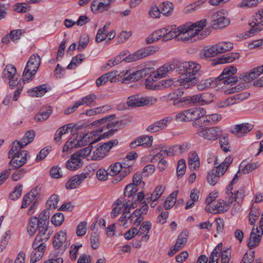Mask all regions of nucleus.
<instances>
[{"label": "nucleus", "mask_w": 263, "mask_h": 263, "mask_svg": "<svg viewBox=\"0 0 263 263\" xmlns=\"http://www.w3.org/2000/svg\"><path fill=\"white\" fill-rule=\"evenodd\" d=\"M206 24V20L204 19L192 24L188 23L178 27L172 26L167 28H162L155 32L160 39L163 37V41H168L176 37L178 41L189 42L192 37L199 35Z\"/></svg>", "instance_id": "1"}, {"label": "nucleus", "mask_w": 263, "mask_h": 263, "mask_svg": "<svg viewBox=\"0 0 263 263\" xmlns=\"http://www.w3.org/2000/svg\"><path fill=\"white\" fill-rule=\"evenodd\" d=\"M237 72V69L235 67L231 66L229 68H224L222 72L217 78L218 80V88H221L225 90L227 94H230L235 92L236 91L234 87H232L229 90H226L228 86L231 87L236 82L238 81V78L233 75Z\"/></svg>", "instance_id": "2"}, {"label": "nucleus", "mask_w": 263, "mask_h": 263, "mask_svg": "<svg viewBox=\"0 0 263 263\" xmlns=\"http://www.w3.org/2000/svg\"><path fill=\"white\" fill-rule=\"evenodd\" d=\"M116 117L115 114L110 115L108 116L103 117L100 119L97 120L92 123V125H98L104 124L98 129L99 132L101 133L103 131L108 129L109 130L104 133L101 135L102 138L108 137L109 136L113 135L115 131L117 130V127L118 124V121H111V120L114 119Z\"/></svg>", "instance_id": "3"}, {"label": "nucleus", "mask_w": 263, "mask_h": 263, "mask_svg": "<svg viewBox=\"0 0 263 263\" xmlns=\"http://www.w3.org/2000/svg\"><path fill=\"white\" fill-rule=\"evenodd\" d=\"M222 130L219 126L203 127L198 129L196 134L201 137L210 141H215L222 134Z\"/></svg>", "instance_id": "4"}, {"label": "nucleus", "mask_w": 263, "mask_h": 263, "mask_svg": "<svg viewBox=\"0 0 263 263\" xmlns=\"http://www.w3.org/2000/svg\"><path fill=\"white\" fill-rule=\"evenodd\" d=\"M228 15V12L225 9L214 12L212 16L213 27L215 28H223L228 26L230 22Z\"/></svg>", "instance_id": "5"}, {"label": "nucleus", "mask_w": 263, "mask_h": 263, "mask_svg": "<svg viewBox=\"0 0 263 263\" xmlns=\"http://www.w3.org/2000/svg\"><path fill=\"white\" fill-rule=\"evenodd\" d=\"M157 101L156 98L151 97H144L140 94L134 95L128 98L127 104L132 107H139L148 104H153Z\"/></svg>", "instance_id": "6"}, {"label": "nucleus", "mask_w": 263, "mask_h": 263, "mask_svg": "<svg viewBox=\"0 0 263 263\" xmlns=\"http://www.w3.org/2000/svg\"><path fill=\"white\" fill-rule=\"evenodd\" d=\"M201 66L193 61L185 62L179 65L177 71L179 73H184L189 76L196 77L199 73Z\"/></svg>", "instance_id": "7"}, {"label": "nucleus", "mask_w": 263, "mask_h": 263, "mask_svg": "<svg viewBox=\"0 0 263 263\" xmlns=\"http://www.w3.org/2000/svg\"><path fill=\"white\" fill-rule=\"evenodd\" d=\"M263 214H261L260 219L259 230L258 228H253L248 242V246L250 249H252L257 246L260 241L261 235L263 234Z\"/></svg>", "instance_id": "8"}, {"label": "nucleus", "mask_w": 263, "mask_h": 263, "mask_svg": "<svg viewBox=\"0 0 263 263\" xmlns=\"http://www.w3.org/2000/svg\"><path fill=\"white\" fill-rule=\"evenodd\" d=\"M206 110L204 108L201 107L191 108L186 110L188 121H194L193 126L196 125L201 126L203 123H200L198 120L203 117L206 115Z\"/></svg>", "instance_id": "9"}, {"label": "nucleus", "mask_w": 263, "mask_h": 263, "mask_svg": "<svg viewBox=\"0 0 263 263\" xmlns=\"http://www.w3.org/2000/svg\"><path fill=\"white\" fill-rule=\"evenodd\" d=\"M263 16V10H259L256 13L250 20L249 24L251 28L248 32L250 34H255L259 32L261 30L263 25L262 24L263 20H262Z\"/></svg>", "instance_id": "10"}, {"label": "nucleus", "mask_w": 263, "mask_h": 263, "mask_svg": "<svg viewBox=\"0 0 263 263\" xmlns=\"http://www.w3.org/2000/svg\"><path fill=\"white\" fill-rule=\"evenodd\" d=\"M39 233L35 237L33 242L46 245V242L50 238L52 233V231L49 229L48 224L41 223L38 228Z\"/></svg>", "instance_id": "11"}, {"label": "nucleus", "mask_w": 263, "mask_h": 263, "mask_svg": "<svg viewBox=\"0 0 263 263\" xmlns=\"http://www.w3.org/2000/svg\"><path fill=\"white\" fill-rule=\"evenodd\" d=\"M197 104L198 105H204L206 103V101L203 99L201 95H196L187 98H183L180 100H175L174 104L177 106H182L187 103Z\"/></svg>", "instance_id": "12"}, {"label": "nucleus", "mask_w": 263, "mask_h": 263, "mask_svg": "<svg viewBox=\"0 0 263 263\" xmlns=\"http://www.w3.org/2000/svg\"><path fill=\"white\" fill-rule=\"evenodd\" d=\"M32 248L33 250L30 255V262L35 263L43 256L46 249V245L33 242Z\"/></svg>", "instance_id": "13"}, {"label": "nucleus", "mask_w": 263, "mask_h": 263, "mask_svg": "<svg viewBox=\"0 0 263 263\" xmlns=\"http://www.w3.org/2000/svg\"><path fill=\"white\" fill-rule=\"evenodd\" d=\"M35 137V132L33 130L27 131L24 137L20 141H15L13 142L11 147V152H13V149H15L16 147H20V149L23 148L33 141Z\"/></svg>", "instance_id": "14"}, {"label": "nucleus", "mask_w": 263, "mask_h": 263, "mask_svg": "<svg viewBox=\"0 0 263 263\" xmlns=\"http://www.w3.org/2000/svg\"><path fill=\"white\" fill-rule=\"evenodd\" d=\"M67 234L64 231H60L55 234L52 241V245L54 249H59L64 245L62 251L64 252L69 246V243L66 242Z\"/></svg>", "instance_id": "15"}, {"label": "nucleus", "mask_w": 263, "mask_h": 263, "mask_svg": "<svg viewBox=\"0 0 263 263\" xmlns=\"http://www.w3.org/2000/svg\"><path fill=\"white\" fill-rule=\"evenodd\" d=\"M181 74L179 79L176 82V83H179L181 88L187 89L190 86L195 85L198 81L196 77L189 76L184 73Z\"/></svg>", "instance_id": "16"}, {"label": "nucleus", "mask_w": 263, "mask_h": 263, "mask_svg": "<svg viewBox=\"0 0 263 263\" xmlns=\"http://www.w3.org/2000/svg\"><path fill=\"white\" fill-rule=\"evenodd\" d=\"M172 121V118L170 117H165L149 125L146 130L147 132L152 133L159 132L166 128Z\"/></svg>", "instance_id": "17"}, {"label": "nucleus", "mask_w": 263, "mask_h": 263, "mask_svg": "<svg viewBox=\"0 0 263 263\" xmlns=\"http://www.w3.org/2000/svg\"><path fill=\"white\" fill-rule=\"evenodd\" d=\"M263 73V65L255 67L250 72H246L240 74V80L246 82H250L257 78Z\"/></svg>", "instance_id": "18"}, {"label": "nucleus", "mask_w": 263, "mask_h": 263, "mask_svg": "<svg viewBox=\"0 0 263 263\" xmlns=\"http://www.w3.org/2000/svg\"><path fill=\"white\" fill-rule=\"evenodd\" d=\"M253 125L248 123H243L232 126L230 132L238 137L243 136L253 129Z\"/></svg>", "instance_id": "19"}, {"label": "nucleus", "mask_w": 263, "mask_h": 263, "mask_svg": "<svg viewBox=\"0 0 263 263\" xmlns=\"http://www.w3.org/2000/svg\"><path fill=\"white\" fill-rule=\"evenodd\" d=\"M102 2L93 1L91 5V9L94 12H103L108 10L111 4L114 3L116 0H101Z\"/></svg>", "instance_id": "20"}, {"label": "nucleus", "mask_w": 263, "mask_h": 263, "mask_svg": "<svg viewBox=\"0 0 263 263\" xmlns=\"http://www.w3.org/2000/svg\"><path fill=\"white\" fill-rule=\"evenodd\" d=\"M145 76L144 70H140L133 71L132 70L127 71L123 74V83H128L135 81H138Z\"/></svg>", "instance_id": "21"}, {"label": "nucleus", "mask_w": 263, "mask_h": 263, "mask_svg": "<svg viewBox=\"0 0 263 263\" xmlns=\"http://www.w3.org/2000/svg\"><path fill=\"white\" fill-rule=\"evenodd\" d=\"M138 217H139V216L137 214L134 215V212L132 214H122L118 222L119 224L123 226L125 228H127L132 224H134L136 226H138L140 223L136 222H137L136 219Z\"/></svg>", "instance_id": "22"}, {"label": "nucleus", "mask_w": 263, "mask_h": 263, "mask_svg": "<svg viewBox=\"0 0 263 263\" xmlns=\"http://www.w3.org/2000/svg\"><path fill=\"white\" fill-rule=\"evenodd\" d=\"M88 175V174L86 173L73 176L66 183V188L67 189H76L87 177Z\"/></svg>", "instance_id": "23"}, {"label": "nucleus", "mask_w": 263, "mask_h": 263, "mask_svg": "<svg viewBox=\"0 0 263 263\" xmlns=\"http://www.w3.org/2000/svg\"><path fill=\"white\" fill-rule=\"evenodd\" d=\"M228 209V204L223 200H218L213 206H206L205 208L206 211L214 214L227 212Z\"/></svg>", "instance_id": "24"}, {"label": "nucleus", "mask_w": 263, "mask_h": 263, "mask_svg": "<svg viewBox=\"0 0 263 263\" xmlns=\"http://www.w3.org/2000/svg\"><path fill=\"white\" fill-rule=\"evenodd\" d=\"M158 51V47L155 46H148L133 53V60H138L143 58L152 54Z\"/></svg>", "instance_id": "25"}, {"label": "nucleus", "mask_w": 263, "mask_h": 263, "mask_svg": "<svg viewBox=\"0 0 263 263\" xmlns=\"http://www.w3.org/2000/svg\"><path fill=\"white\" fill-rule=\"evenodd\" d=\"M83 165V162L78 154L76 153H74L70 157L66 164V167L70 170L74 171L80 168Z\"/></svg>", "instance_id": "26"}, {"label": "nucleus", "mask_w": 263, "mask_h": 263, "mask_svg": "<svg viewBox=\"0 0 263 263\" xmlns=\"http://www.w3.org/2000/svg\"><path fill=\"white\" fill-rule=\"evenodd\" d=\"M132 55L133 54L128 56L126 55V53L119 54L114 59L109 60L106 64L110 67H112L118 65L123 61H125L127 63L136 61V60H133Z\"/></svg>", "instance_id": "27"}, {"label": "nucleus", "mask_w": 263, "mask_h": 263, "mask_svg": "<svg viewBox=\"0 0 263 263\" xmlns=\"http://www.w3.org/2000/svg\"><path fill=\"white\" fill-rule=\"evenodd\" d=\"M52 112L51 106H43L35 116L34 119L36 121L43 122L46 120Z\"/></svg>", "instance_id": "28"}, {"label": "nucleus", "mask_w": 263, "mask_h": 263, "mask_svg": "<svg viewBox=\"0 0 263 263\" xmlns=\"http://www.w3.org/2000/svg\"><path fill=\"white\" fill-rule=\"evenodd\" d=\"M239 57V54L238 52H231L222 55L218 58L214 62V65L225 64L233 62Z\"/></svg>", "instance_id": "29"}, {"label": "nucleus", "mask_w": 263, "mask_h": 263, "mask_svg": "<svg viewBox=\"0 0 263 263\" xmlns=\"http://www.w3.org/2000/svg\"><path fill=\"white\" fill-rule=\"evenodd\" d=\"M224 173H221L220 168L214 167L208 173L207 181L210 185H214L217 182L219 178Z\"/></svg>", "instance_id": "30"}, {"label": "nucleus", "mask_w": 263, "mask_h": 263, "mask_svg": "<svg viewBox=\"0 0 263 263\" xmlns=\"http://www.w3.org/2000/svg\"><path fill=\"white\" fill-rule=\"evenodd\" d=\"M218 88V80L217 78H210L200 81L197 85V88L199 90H203L210 88L211 86H214L215 85Z\"/></svg>", "instance_id": "31"}, {"label": "nucleus", "mask_w": 263, "mask_h": 263, "mask_svg": "<svg viewBox=\"0 0 263 263\" xmlns=\"http://www.w3.org/2000/svg\"><path fill=\"white\" fill-rule=\"evenodd\" d=\"M41 63V58L37 54H33L27 62L25 68L33 71H37Z\"/></svg>", "instance_id": "32"}, {"label": "nucleus", "mask_w": 263, "mask_h": 263, "mask_svg": "<svg viewBox=\"0 0 263 263\" xmlns=\"http://www.w3.org/2000/svg\"><path fill=\"white\" fill-rule=\"evenodd\" d=\"M40 226V222L37 217L32 216L29 218L27 226V231L30 236L35 234L36 230Z\"/></svg>", "instance_id": "33"}, {"label": "nucleus", "mask_w": 263, "mask_h": 263, "mask_svg": "<svg viewBox=\"0 0 263 263\" xmlns=\"http://www.w3.org/2000/svg\"><path fill=\"white\" fill-rule=\"evenodd\" d=\"M188 163L191 169H194V170L196 171L199 168L200 159L196 152H192L189 154Z\"/></svg>", "instance_id": "34"}, {"label": "nucleus", "mask_w": 263, "mask_h": 263, "mask_svg": "<svg viewBox=\"0 0 263 263\" xmlns=\"http://www.w3.org/2000/svg\"><path fill=\"white\" fill-rule=\"evenodd\" d=\"M99 133L98 129H97L90 133L86 134L83 136V140L86 142L88 145H92V144L97 142L102 139L101 135L98 138H96V136L98 135Z\"/></svg>", "instance_id": "35"}, {"label": "nucleus", "mask_w": 263, "mask_h": 263, "mask_svg": "<svg viewBox=\"0 0 263 263\" xmlns=\"http://www.w3.org/2000/svg\"><path fill=\"white\" fill-rule=\"evenodd\" d=\"M159 78V77H158L156 74L148 77L145 81L146 87L152 90H158L160 89V82H157L156 80L157 78Z\"/></svg>", "instance_id": "36"}, {"label": "nucleus", "mask_w": 263, "mask_h": 263, "mask_svg": "<svg viewBox=\"0 0 263 263\" xmlns=\"http://www.w3.org/2000/svg\"><path fill=\"white\" fill-rule=\"evenodd\" d=\"M22 157L23 156H21V159H20V160H18V158L13 157L11 156V160L9 163V170L11 171L17 169L26 163L27 158L25 156H24L23 158H22Z\"/></svg>", "instance_id": "37"}, {"label": "nucleus", "mask_w": 263, "mask_h": 263, "mask_svg": "<svg viewBox=\"0 0 263 263\" xmlns=\"http://www.w3.org/2000/svg\"><path fill=\"white\" fill-rule=\"evenodd\" d=\"M233 161V158L231 156L226 158L223 162L221 164L218 162L217 157H215L214 161V167L220 168L221 173H224L228 169L229 165L231 164Z\"/></svg>", "instance_id": "38"}, {"label": "nucleus", "mask_w": 263, "mask_h": 263, "mask_svg": "<svg viewBox=\"0 0 263 263\" xmlns=\"http://www.w3.org/2000/svg\"><path fill=\"white\" fill-rule=\"evenodd\" d=\"M175 68L174 64L166 63L160 67L156 73L159 78L165 77L167 73L172 72Z\"/></svg>", "instance_id": "39"}, {"label": "nucleus", "mask_w": 263, "mask_h": 263, "mask_svg": "<svg viewBox=\"0 0 263 263\" xmlns=\"http://www.w3.org/2000/svg\"><path fill=\"white\" fill-rule=\"evenodd\" d=\"M141 206L139 209H136L134 211V215L137 214L139 217L137 218V223H140L143 220L144 218L142 216L143 214H146L148 211V206L147 205V202L146 200L142 202Z\"/></svg>", "instance_id": "40"}, {"label": "nucleus", "mask_w": 263, "mask_h": 263, "mask_svg": "<svg viewBox=\"0 0 263 263\" xmlns=\"http://www.w3.org/2000/svg\"><path fill=\"white\" fill-rule=\"evenodd\" d=\"M47 91L46 84H43L29 90L28 92L30 96L40 97L43 96Z\"/></svg>", "instance_id": "41"}, {"label": "nucleus", "mask_w": 263, "mask_h": 263, "mask_svg": "<svg viewBox=\"0 0 263 263\" xmlns=\"http://www.w3.org/2000/svg\"><path fill=\"white\" fill-rule=\"evenodd\" d=\"M263 150L262 141L252 143L249 148L250 154L254 156H257Z\"/></svg>", "instance_id": "42"}, {"label": "nucleus", "mask_w": 263, "mask_h": 263, "mask_svg": "<svg viewBox=\"0 0 263 263\" xmlns=\"http://www.w3.org/2000/svg\"><path fill=\"white\" fill-rule=\"evenodd\" d=\"M221 119V115L218 114L206 115L205 116V119L203 120V124H204L205 125H209L215 124L220 121Z\"/></svg>", "instance_id": "43"}, {"label": "nucleus", "mask_w": 263, "mask_h": 263, "mask_svg": "<svg viewBox=\"0 0 263 263\" xmlns=\"http://www.w3.org/2000/svg\"><path fill=\"white\" fill-rule=\"evenodd\" d=\"M126 162V161H123V163H122V164H123L122 169L125 168L126 170L122 171V172H120V175L115 179V181L116 182L121 181L124 177H125L127 175L129 174L131 172L132 164H129L128 163H127Z\"/></svg>", "instance_id": "44"}, {"label": "nucleus", "mask_w": 263, "mask_h": 263, "mask_svg": "<svg viewBox=\"0 0 263 263\" xmlns=\"http://www.w3.org/2000/svg\"><path fill=\"white\" fill-rule=\"evenodd\" d=\"M3 78H10L14 76H16V69L12 64H8L3 70Z\"/></svg>", "instance_id": "45"}, {"label": "nucleus", "mask_w": 263, "mask_h": 263, "mask_svg": "<svg viewBox=\"0 0 263 263\" xmlns=\"http://www.w3.org/2000/svg\"><path fill=\"white\" fill-rule=\"evenodd\" d=\"M162 14L168 16L172 14L174 10V5L171 2H163L160 6Z\"/></svg>", "instance_id": "46"}, {"label": "nucleus", "mask_w": 263, "mask_h": 263, "mask_svg": "<svg viewBox=\"0 0 263 263\" xmlns=\"http://www.w3.org/2000/svg\"><path fill=\"white\" fill-rule=\"evenodd\" d=\"M258 166V162L246 164V162L243 161L240 165V169L243 170L244 174H249L256 169Z\"/></svg>", "instance_id": "47"}, {"label": "nucleus", "mask_w": 263, "mask_h": 263, "mask_svg": "<svg viewBox=\"0 0 263 263\" xmlns=\"http://www.w3.org/2000/svg\"><path fill=\"white\" fill-rule=\"evenodd\" d=\"M219 53L229 51L233 48V44L230 42H222L216 44Z\"/></svg>", "instance_id": "48"}, {"label": "nucleus", "mask_w": 263, "mask_h": 263, "mask_svg": "<svg viewBox=\"0 0 263 263\" xmlns=\"http://www.w3.org/2000/svg\"><path fill=\"white\" fill-rule=\"evenodd\" d=\"M219 50L216 44L204 49L203 51V57L204 58H211L219 54Z\"/></svg>", "instance_id": "49"}, {"label": "nucleus", "mask_w": 263, "mask_h": 263, "mask_svg": "<svg viewBox=\"0 0 263 263\" xmlns=\"http://www.w3.org/2000/svg\"><path fill=\"white\" fill-rule=\"evenodd\" d=\"M15 149H13L14 152H11V149L10 150L9 153V158H11V156L13 157H15L18 158V160H20L21 159V156H25V157L27 159V156L28 155V153L26 151H21V149H20V147H16Z\"/></svg>", "instance_id": "50"}, {"label": "nucleus", "mask_w": 263, "mask_h": 263, "mask_svg": "<svg viewBox=\"0 0 263 263\" xmlns=\"http://www.w3.org/2000/svg\"><path fill=\"white\" fill-rule=\"evenodd\" d=\"M123 164L120 162H116L110 165L108 168V174L110 176H115L120 173L122 169Z\"/></svg>", "instance_id": "51"}, {"label": "nucleus", "mask_w": 263, "mask_h": 263, "mask_svg": "<svg viewBox=\"0 0 263 263\" xmlns=\"http://www.w3.org/2000/svg\"><path fill=\"white\" fill-rule=\"evenodd\" d=\"M188 237V232L186 230L183 231L178 236L175 244L179 246L181 248L186 244Z\"/></svg>", "instance_id": "52"}, {"label": "nucleus", "mask_w": 263, "mask_h": 263, "mask_svg": "<svg viewBox=\"0 0 263 263\" xmlns=\"http://www.w3.org/2000/svg\"><path fill=\"white\" fill-rule=\"evenodd\" d=\"M114 208L111 213V217L112 218H115L120 212L121 209L123 208V202L121 200L118 199L114 204Z\"/></svg>", "instance_id": "53"}, {"label": "nucleus", "mask_w": 263, "mask_h": 263, "mask_svg": "<svg viewBox=\"0 0 263 263\" xmlns=\"http://www.w3.org/2000/svg\"><path fill=\"white\" fill-rule=\"evenodd\" d=\"M22 188L23 185L22 184H19L16 185L13 192L9 195V199L13 201L18 199L22 195Z\"/></svg>", "instance_id": "54"}, {"label": "nucleus", "mask_w": 263, "mask_h": 263, "mask_svg": "<svg viewBox=\"0 0 263 263\" xmlns=\"http://www.w3.org/2000/svg\"><path fill=\"white\" fill-rule=\"evenodd\" d=\"M165 189V187L163 185L158 186L155 188V190L149 197L153 198L154 200H157L163 193Z\"/></svg>", "instance_id": "55"}, {"label": "nucleus", "mask_w": 263, "mask_h": 263, "mask_svg": "<svg viewBox=\"0 0 263 263\" xmlns=\"http://www.w3.org/2000/svg\"><path fill=\"white\" fill-rule=\"evenodd\" d=\"M118 143V141L117 139H114L104 143L102 145H100V146L102 147V150L105 153V155L106 156L110 149L114 146L117 145Z\"/></svg>", "instance_id": "56"}, {"label": "nucleus", "mask_w": 263, "mask_h": 263, "mask_svg": "<svg viewBox=\"0 0 263 263\" xmlns=\"http://www.w3.org/2000/svg\"><path fill=\"white\" fill-rule=\"evenodd\" d=\"M118 143V141L117 139H114L104 143L102 145H100V146L102 147V150L105 153V155L106 156L110 149L114 146L117 145Z\"/></svg>", "instance_id": "57"}, {"label": "nucleus", "mask_w": 263, "mask_h": 263, "mask_svg": "<svg viewBox=\"0 0 263 263\" xmlns=\"http://www.w3.org/2000/svg\"><path fill=\"white\" fill-rule=\"evenodd\" d=\"M64 220V216L61 213L55 214L51 217V222L55 226H61Z\"/></svg>", "instance_id": "58"}, {"label": "nucleus", "mask_w": 263, "mask_h": 263, "mask_svg": "<svg viewBox=\"0 0 263 263\" xmlns=\"http://www.w3.org/2000/svg\"><path fill=\"white\" fill-rule=\"evenodd\" d=\"M186 170V164L184 159H180L178 161L177 167V174L178 177H181L185 173Z\"/></svg>", "instance_id": "59"}, {"label": "nucleus", "mask_w": 263, "mask_h": 263, "mask_svg": "<svg viewBox=\"0 0 263 263\" xmlns=\"http://www.w3.org/2000/svg\"><path fill=\"white\" fill-rule=\"evenodd\" d=\"M137 190V187L134 184L130 183L127 185L124 191V195L125 197H130L133 195Z\"/></svg>", "instance_id": "60"}, {"label": "nucleus", "mask_w": 263, "mask_h": 263, "mask_svg": "<svg viewBox=\"0 0 263 263\" xmlns=\"http://www.w3.org/2000/svg\"><path fill=\"white\" fill-rule=\"evenodd\" d=\"M107 30L106 29V26H104L103 28L99 29L98 31L96 36V41L100 43L106 38V33Z\"/></svg>", "instance_id": "61"}, {"label": "nucleus", "mask_w": 263, "mask_h": 263, "mask_svg": "<svg viewBox=\"0 0 263 263\" xmlns=\"http://www.w3.org/2000/svg\"><path fill=\"white\" fill-rule=\"evenodd\" d=\"M59 200V196L55 194L52 195L47 201V205L50 209L58 208V203Z\"/></svg>", "instance_id": "62"}, {"label": "nucleus", "mask_w": 263, "mask_h": 263, "mask_svg": "<svg viewBox=\"0 0 263 263\" xmlns=\"http://www.w3.org/2000/svg\"><path fill=\"white\" fill-rule=\"evenodd\" d=\"M50 212L48 210H44L39 215V218H37L39 221H40V224L45 223V224H49V218Z\"/></svg>", "instance_id": "63"}, {"label": "nucleus", "mask_w": 263, "mask_h": 263, "mask_svg": "<svg viewBox=\"0 0 263 263\" xmlns=\"http://www.w3.org/2000/svg\"><path fill=\"white\" fill-rule=\"evenodd\" d=\"M36 72V71H33L29 68H25L22 76L23 81L24 82H29L32 80Z\"/></svg>", "instance_id": "64"}]
</instances>
